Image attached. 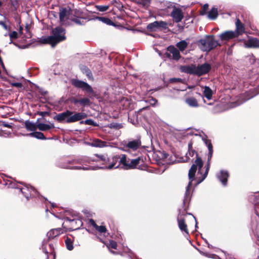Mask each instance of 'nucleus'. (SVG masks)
<instances>
[{"label": "nucleus", "mask_w": 259, "mask_h": 259, "mask_svg": "<svg viewBox=\"0 0 259 259\" xmlns=\"http://www.w3.org/2000/svg\"><path fill=\"white\" fill-rule=\"evenodd\" d=\"M157 103V100L155 99H154V98H152L151 99V102H150V104L152 105V106H154V105H155Z\"/></svg>", "instance_id": "44"}, {"label": "nucleus", "mask_w": 259, "mask_h": 259, "mask_svg": "<svg viewBox=\"0 0 259 259\" xmlns=\"http://www.w3.org/2000/svg\"><path fill=\"white\" fill-rule=\"evenodd\" d=\"M244 44V47L246 48H259V40L255 37H248V40H240Z\"/></svg>", "instance_id": "11"}, {"label": "nucleus", "mask_w": 259, "mask_h": 259, "mask_svg": "<svg viewBox=\"0 0 259 259\" xmlns=\"http://www.w3.org/2000/svg\"><path fill=\"white\" fill-rule=\"evenodd\" d=\"M208 8V5L207 4H204L201 10L200 11V13L201 15H204L206 14V12Z\"/></svg>", "instance_id": "34"}, {"label": "nucleus", "mask_w": 259, "mask_h": 259, "mask_svg": "<svg viewBox=\"0 0 259 259\" xmlns=\"http://www.w3.org/2000/svg\"><path fill=\"white\" fill-rule=\"evenodd\" d=\"M249 99H250V98H247V99L246 100H243V101H241V102H237V103H235L232 106V107H236V106H237L240 104H241L242 103H243L244 102H245V101L248 100Z\"/></svg>", "instance_id": "43"}, {"label": "nucleus", "mask_w": 259, "mask_h": 259, "mask_svg": "<svg viewBox=\"0 0 259 259\" xmlns=\"http://www.w3.org/2000/svg\"><path fill=\"white\" fill-rule=\"evenodd\" d=\"M90 222L91 225L93 226L96 230H97L100 233H105L106 232V228L104 226H98L97 225L95 222L91 219L90 220Z\"/></svg>", "instance_id": "25"}, {"label": "nucleus", "mask_w": 259, "mask_h": 259, "mask_svg": "<svg viewBox=\"0 0 259 259\" xmlns=\"http://www.w3.org/2000/svg\"><path fill=\"white\" fill-rule=\"evenodd\" d=\"M67 220L70 222L71 225L72 227V229L73 230L78 229L82 224V221L79 219L70 220L67 218Z\"/></svg>", "instance_id": "22"}, {"label": "nucleus", "mask_w": 259, "mask_h": 259, "mask_svg": "<svg viewBox=\"0 0 259 259\" xmlns=\"http://www.w3.org/2000/svg\"><path fill=\"white\" fill-rule=\"evenodd\" d=\"M236 29L233 31L236 33L237 37L239 35L242 34L245 31V28L244 25L241 22L239 19L236 20Z\"/></svg>", "instance_id": "15"}, {"label": "nucleus", "mask_w": 259, "mask_h": 259, "mask_svg": "<svg viewBox=\"0 0 259 259\" xmlns=\"http://www.w3.org/2000/svg\"><path fill=\"white\" fill-rule=\"evenodd\" d=\"M258 35H259V34H258Z\"/></svg>", "instance_id": "59"}, {"label": "nucleus", "mask_w": 259, "mask_h": 259, "mask_svg": "<svg viewBox=\"0 0 259 259\" xmlns=\"http://www.w3.org/2000/svg\"><path fill=\"white\" fill-rule=\"evenodd\" d=\"M54 127V124L52 123L49 124L37 123V128L41 131H47Z\"/></svg>", "instance_id": "19"}, {"label": "nucleus", "mask_w": 259, "mask_h": 259, "mask_svg": "<svg viewBox=\"0 0 259 259\" xmlns=\"http://www.w3.org/2000/svg\"><path fill=\"white\" fill-rule=\"evenodd\" d=\"M98 10L100 11H101V12H104V11H105L106 10H108V6H99L98 7Z\"/></svg>", "instance_id": "41"}, {"label": "nucleus", "mask_w": 259, "mask_h": 259, "mask_svg": "<svg viewBox=\"0 0 259 259\" xmlns=\"http://www.w3.org/2000/svg\"><path fill=\"white\" fill-rule=\"evenodd\" d=\"M75 103H79L82 106H85L89 105L90 103V101L88 98H84L79 100H76L74 101Z\"/></svg>", "instance_id": "30"}, {"label": "nucleus", "mask_w": 259, "mask_h": 259, "mask_svg": "<svg viewBox=\"0 0 259 259\" xmlns=\"http://www.w3.org/2000/svg\"><path fill=\"white\" fill-rule=\"evenodd\" d=\"M167 51L172 54L173 59L178 60L180 58L181 56L179 51L174 46L168 47Z\"/></svg>", "instance_id": "17"}, {"label": "nucleus", "mask_w": 259, "mask_h": 259, "mask_svg": "<svg viewBox=\"0 0 259 259\" xmlns=\"http://www.w3.org/2000/svg\"><path fill=\"white\" fill-rule=\"evenodd\" d=\"M220 39L223 41H228L237 37L236 33L233 31H226L219 35Z\"/></svg>", "instance_id": "12"}, {"label": "nucleus", "mask_w": 259, "mask_h": 259, "mask_svg": "<svg viewBox=\"0 0 259 259\" xmlns=\"http://www.w3.org/2000/svg\"><path fill=\"white\" fill-rule=\"evenodd\" d=\"M25 127L27 131L33 132L37 129V123L26 120L25 122Z\"/></svg>", "instance_id": "21"}, {"label": "nucleus", "mask_w": 259, "mask_h": 259, "mask_svg": "<svg viewBox=\"0 0 259 259\" xmlns=\"http://www.w3.org/2000/svg\"><path fill=\"white\" fill-rule=\"evenodd\" d=\"M73 11H71L70 9H61L60 10L59 18L60 21L63 25H68L69 22L68 20H71L72 17V14Z\"/></svg>", "instance_id": "9"}, {"label": "nucleus", "mask_w": 259, "mask_h": 259, "mask_svg": "<svg viewBox=\"0 0 259 259\" xmlns=\"http://www.w3.org/2000/svg\"><path fill=\"white\" fill-rule=\"evenodd\" d=\"M202 140L204 142L208 149L207 161L206 165L205 166L206 169L204 173L202 171V167L203 165L202 160L200 157H197L196 152L192 149V144H189V150L186 154L187 157L189 158L190 156L193 157L196 155V159L195 160V163L192 164L189 171L188 176L189 182L188 185L186 188V191L185 195V201H187L189 199L190 189L192 185L193 181L196 180V185H198L202 182L207 177L210 165V160L213 154V148L211 142L209 140L207 139V137L204 135L202 136Z\"/></svg>", "instance_id": "1"}, {"label": "nucleus", "mask_w": 259, "mask_h": 259, "mask_svg": "<svg viewBox=\"0 0 259 259\" xmlns=\"http://www.w3.org/2000/svg\"><path fill=\"white\" fill-rule=\"evenodd\" d=\"M151 2V0H141V4L145 6L147 5H149Z\"/></svg>", "instance_id": "42"}, {"label": "nucleus", "mask_w": 259, "mask_h": 259, "mask_svg": "<svg viewBox=\"0 0 259 259\" xmlns=\"http://www.w3.org/2000/svg\"><path fill=\"white\" fill-rule=\"evenodd\" d=\"M158 28H166L167 26V23L166 22L160 21H158Z\"/></svg>", "instance_id": "36"}, {"label": "nucleus", "mask_w": 259, "mask_h": 259, "mask_svg": "<svg viewBox=\"0 0 259 259\" xmlns=\"http://www.w3.org/2000/svg\"><path fill=\"white\" fill-rule=\"evenodd\" d=\"M203 96L208 100H211L212 97V91L211 89L209 87L205 86L203 87Z\"/></svg>", "instance_id": "23"}, {"label": "nucleus", "mask_w": 259, "mask_h": 259, "mask_svg": "<svg viewBox=\"0 0 259 259\" xmlns=\"http://www.w3.org/2000/svg\"><path fill=\"white\" fill-rule=\"evenodd\" d=\"M27 135L30 136L31 137H34L38 139H41V140L46 139V138H45L44 135L42 133L39 132H35L31 133L29 134H27Z\"/></svg>", "instance_id": "28"}, {"label": "nucleus", "mask_w": 259, "mask_h": 259, "mask_svg": "<svg viewBox=\"0 0 259 259\" xmlns=\"http://www.w3.org/2000/svg\"><path fill=\"white\" fill-rule=\"evenodd\" d=\"M0 25H1L5 29H7V25L4 22L1 21Z\"/></svg>", "instance_id": "47"}, {"label": "nucleus", "mask_w": 259, "mask_h": 259, "mask_svg": "<svg viewBox=\"0 0 259 259\" xmlns=\"http://www.w3.org/2000/svg\"><path fill=\"white\" fill-rule=\"evenodd\" d=\"M9 1L11 2V5H13V6H15L17 3V0H9Z\"/></svg>", "instance_id": "46"}, {"label": "nucleus", "mask_w": 259, "mask_h": 259, "mask_svg": "<svg viewBox=\"0 0 259 259\" xmlns=\"http://www.w3.org/2000/svg\"><path fill=\"white\" fill-rule=\"evenodd\" d=\"M108 248H113L116 249L117 248V243L113 240H110L108 244H107Z\"/></svg>", "instance_id": "33"}, {"label": "nucleus", "mask_w": 259, "mask_h": 259, "mask_svg": "<svg viewBox=\"0 0 259 259\" xmlns=\"http://www.w3.org/2000/svg\"><path fill=\"white\" fill-rule=\"evenodd\" d=\"M171 6V11L170 14L174 22L176 23L180 22L184 18V12L183 10L179 7H176L175 5Z\"/></svg>", "instance_id": "8"}, {"label": "nucleus", "mask_w": 259, "mask_h": 259, "mask_svg": "<svg viewBox=\"0 0 259 259\" xmlns=\"http://www.w3.org/2000/svg\"><path fill=\"white\" fill-rule=\"evenodd\" d=\"M218 16V9L212 8L207 14V18L210 20L215 19Z\"/></svg>", "instance_id": "26"}, {"label": "nucleus", "mask_w": 259, "mask_h": 259, "mask_svg": "<svg viewBox=\"0 0 259 259\" xmlns=\"http://www.w3.org/2000/svg\"><path fill=\"white\" fill-rule=\"evenodd\" d=\"M115 157H121V156L116 155L113 157V162L112 163L110 164L108 166L106 167L105 168L108 169H112L113 168H117L119 166L122 167V164L120 163L119 161L120 159L118 160H114V158ZM64 168H70V169H83V170H89V169H93V170H96L99 168H104V167H98V166H95V167H84V166H65Z\"/></svg>", "instance_id": "7"}, {"label": "nucleus", "mask_w": 259, "mask_h": 259, "mask_svg": "<svg viewBox=\"0 0 259 259\" xmlns=\"http://www.w3.org/2000/svg\"><path fill=\"white\" fill-rule=\"evenodd\" d=\"M87 144L92 147L103 148L107 146V143L98 139H94Z\"/></svg>", "instance_id": "14"}, {"label": "nucleus", "mask_w": 259, "mask_h": 259, "mask_svg": "<svg viewBox=\"0 0 259 259\" xmlns=\"http://www.w3.org/2000/svg\"><path fill=\"white\" fill-rule=\"evenodd\" d=\"M157 24V21L151 23L148 25L147 28L148 30L151 31H157L159 29Z\"/></svg>", "instance_id": "29"}, {"label": "nucleus", "mask_w": 259, "mask_h": 259, "mask_svg": "<svg viewBox=\"0 0 259 259\" xmlns=\"http://www.w3.org/2000/svg\"><path fill=\"white\" fill-rule=\"evenodd\" d=\"M11 85L13 87H15L18 88H21L22 87V84L20 82H11Z\"/></svg>", "instance_id": "39"}, {"label": "nucleus", "mask_w": 259, "mask_h": 259, "mask_svg": "<svg viewBox=\"0 0 259 259\" xmlns=\"http://www.w3.org/2000/svg\"><path fill=\"white\" fill-rule=\"evenodd\" d=\"M2 125L4 126V127H8L9 128H11L12 127V126L8 124V123H6L5 122H3L2 123Z\"/></svg>", "instance_id": "45"}, {"label": "nucleus", "mask_w": 259, "mask_h": 259, "mask_svg": "<svg viewBox=\"0 0 259 259\" xmlns=\"http://www.w3.org/2000/svg\"><path fill=\"white\" fill-rule=\"evenodd\" d=\"M9 36L11 39H15L18 36V33L16 31H13L10 33Z\"/></svg>", "instance_id": "38"}, {"label": "nucleus", "mask_w": 259, "mask_h": 259, "mask_svg": "<svg viewBox=\"0 0 259 259\" xmlns=\"http://www.w3.org/2000/svg\"><path fill=\"white\" fill-rule=\"evenodd\" d=\"M46 259H48V256H47V257H46Z\"/></svg>", "instance_id": "58"}, {"label": "nucleus", "mask_w": 259, "mask_h": 259, "mask_svg": "<svg viewBox=\"0 0 259 259\" xmlns=\"http://www.w3.org/2000/svg\"><path fill=\"white\" fill-rule=\"evenodd\" d=\"M194 219H195V223H196V224H195V227H196V228H197V227H197V221H196V219H195L194 217Z\"/></svg>", "instance_id": "49"}, {"label": "nucleus", "mask_w": 259, "mask_h": 259, "mask_svg": "<svg viewBox=\"0 0 259 259\" xmlns=\"http://www.w3.org/2000/svg\"><path fill=\"white\" fill-rule=\"evenodd\" d=\"M217 177L224 186L227 185V179L229 177V174L227 171L221 170L220 172L217 175Z\"/></svg>", "instance_id": "16"}, {"label": "nucleus", "mask_w": 259, "mask_h": 259, "mask_svg": "<svg viewBox=\"0 0 259 259\" xmlns=\"http://www.w3.org/2000/svg\"><path fill=\"white\" fill-rule=\"evenodd\" d=\"M188 43L185 40H182L178 42L176 46L179 48L180 51H184L187 47Z\"/></svg>", "instance_id": "32"}, {"label": "nucleus", "mask_w": 259, "mask_h": 259, "mask_svg": "<svg viewBox=\"0 0 259 259\" xmlns=\"http://www.w3.org/2000/svg\"><path fill=\"white\" fill-rule=\"evenodd\" d=\"M24 190V189H21V191L22 193H23V194L25 193V192L23 191Z\"/></svg>", "instance_id": "51"}, {"label": "nucleus", "mask_w": 259, "mask_h": 259, "mask_svg": "<svg viewBox=\"0 0 259 259\" xmlns=\"http://www.w3.org/2000/svg\"><path fill=\"white\" fill-rule=\"evenodd\" d=\"M25 196L27 199H28L29 196L28 195H25Z\"/></svg>", "instance_id": "53"}, {"label": "nucleus", "mask_w": 259, "mask_h": 259, "mask_svg": "<svg viewBox=\"0 0 259 259\" xmlns=\"http://www.w3.org/2000/svg\"><path fill=\"white\" fill-rule=\"evenodd\" d=\"M186 103L190 106L192 107H197L198 104L197 100L194 97H190L186 99Z\"/></svg>", "instance_id": "27"}, {"label": "nucleus", "mask_w": 259, "mask_h": 259, "mask_svg": "<svg viewBox=\"0 0 259 259\" xmlns=\"http://www.w3.org/2000/svg\"><path fill=\"white\" fill-rule=\"evenodd\" d=\"M66 248L69 250H72L73 249V240L71 238L67 237L65 240Z\"/></svg>", "instance_id": "31"}, {"label": "nucleus", "mask_w": 259, "mask_h": 259, "mask_svg": "<svg viewBox=\"0 0 259 259\" xmlns=\"http://www.w3.org/2000/svg\"><path fill=\"white\" fill-rule=\"evenodd\" d=\"M71 83L76 88L81 89L88 93H93L92 88L87 82L76 79L71 80Z\"/></svg>", "instance_id": "10"}, {"label": "nucleus", "mask_w": 259, "mask_h": 259, "mask_svg": "<svg viewBox=\"0 0 259 259\" xmlns=\"http://www.w3.org/2000/svg\"><path fill=\"white\" fill-rule=\"evenodd\" d=\"M62 233V230L60 228L54 229L48 232L47 236L49 239H53L60 235Z\"/></svg>", "instance_id": "18"}, {"label": "nucleus", "mask_w": 259, "mask_h": 259, "mask_svg": "<svg viewBox=\"0 0 259 259\" xmlns=\"http://www.w3.org/2000/svg\"><path fill=\"white\" fill-rule=\"evenodd\" d=\"M30 189H31L32 191H35L34 188H32V187H31V188H30Z\"/></svg>", "instance_id": "52"}, {"label": "nucleus", "mask_w": 259, "mask_h": 259, "mask_svg": "<svg viewBox=\"0 0 259 259\" xmlns=\"http://www.w3.org/2000/svg\"><path fill=\"white\" fill-rule=\"evenodd\" d=\"M111 252H112V253H114V254H115V253H117L116 252L114 251H110Z\"/></svg>", "instance_id": "54"}, {"label": "nucleus", "mask_w": 259, "mask_h": 259, "mask_svg": "<svg viewBox=\"0 0 259 259\" xmlns=\"http://www.w3.org/2000/svg\"><path fill=\"white\" fill-rule=\"evenodd\" d=\"M81 123H84L88 125H94V121L92 119H87L84 121H81Z\"/></svg>", "instance_id": "40"}, {"label": "nucleus", "mask_w": 259, "mask_h": 259, "mask_svg": "<svg viewBox=\"0 0 259 259\" xmlns=\"http://www.w3.org/2000/svg\"><path fill=\"white\" fill-rule=\"evenodd\" d=\"M2 6V3L0 2V6Z\"/></svg>", "instance_id": "56"}, {"label": "nucleus", "mask_w": 259, "mask_h": 259, "mask_svg": "<svg viewBox=\"0 0 259 259\" xmlns=\"http://www.w3.org/2000/svg\"><path fill=\"white\" fill-rule=\"evenodd\" d=\"M178 223L179 229L182 232H184L186 234L188 235L189 232L187 229V226L185 222L183 219H178Z\"/></svg>", "instance_id": "20"}, {"label": "nucleus", "mask_w": 259, "mask_h": 259, "mask_svg": "<svg viewBox=\"0 0 259 259\" xmlns=\"http://www.w3.org/2000/svg\"><path fill=\"white\" fill-rule=\"evenodd\" d=\"M47 113V112H41L40 113H39V115H41V116H44V115L46 114Z\"/></svg>", "instance_id": "48"}, {"label": "nucleus", "mask_w": 259, "mask_h": 259, "mask_svg": "<svg viewBox=\"0 0 259 259\" xmlns=\"http://www.w3.org/2000/svg\"><path fill=\"white\" fill-rule=\"evenodd\" d=\"M87 117L86 113L84 112H76L67 110L65 112L57 114L54 117V119L59 122L72 123Z\"/></svg>", "instance_id": "2"}, {"label": "nucleus", "mask_w": 259, "mask_h": 259, "mask_svg": "<svg viewBox=\"0 0 259 259\" xmlns=\"http://www.w3.org/2000/svg\"><path fill=\"white\" fill-rule=\"evenodd\" d=\"M79 162V163H82V160H81V161H80V162Z\"/></svg>", "instance_id": "57"}, {"label": "nucleus", "mask_w": 259, "mask_h": 259, "mask_svg": "<svg viewBox=\"0 0 259 259\" xmlns=\"http://www.w3.org/2000/svg\"><path fill=\"white\" fill-rule=\"evenodd\" d=\"M22 30V27L21 26H20V30H19V32L20 33H21Z\"/></svg>", "instance_id": "50"}, {"label": "nucleus", "mask_w": 259, "mask_h": 259, "mask_svg": "<svg viewBox=\"0 0 259 259\" xmlns=\"http://www.w3.org/2000/svg\"><path fill=\"white\" fill-rule=\"evenodd\" d=\"M75 14L76 15V16L73 17L72 16L71 18V21L75 23L76 24L78 25H84L86 21L85 19L82 18V17H78V12H75Z\"/></svg>", "instance_id": "24"}, {"label": "nucleus", "mask_w": 259, "mask_h": 259, "mask_svg": "<svg viewBox=\"0 0 259 259\" xmlns=\"http://www.w3.org/2000/svg\"><path fill=\"white\" fill-rule=\"evenodd\" d=\"M120 159L119 162L122 164V167L128 169L135 168L140 163V158L136 159H127L125 155H121V157H115L114 160H118Z\"/></svg>", "instance_id": "6"}, {"label": "nucleus", "mask_w": 259, "mask_h": 259, "mask_svg": "<svg viewBox=\"0 0 259 259\" xmlns=\"http://www.w3.org/2000/svg\"><path fill=\"white\" fill-rule=\"evenodd\" d=\"M211 68L210 65L206 63L198 66L193 64L181 66L180 70L183 72L201 76L208 73Z\"/></svg>", "instance_id": "3"}, {"label": "nucleus", "mask_w": 259, "mask_h": 259, "mask_svg": "<svg viewBox=\"0 0 259 259\" xmlns=\"http://www.w3.org/2000/svg\"><path fill=\"white\" fill-rule=\"evenodd\" d=\"M99 19L108 24H110L112 23V21L108 18L99 17Z\"/></svg>", "instance_id": "37"}, {"label": "nucleus", "mask_w": 259, "mask_h": 259, "mask_svg": "<svg viewBox=\"0 0 259 259\" xmlns=\"http://www.w3.org/2000/svg\"><path fill=\"white\" fill-rule=\"evenodd\" d=\"M256 194L259 195V192L256 193Z\"/></svg>", "instance_id": "55"}, {"label": "nucleus", "mask_w": 259, "mask_h": 259, "mask_svg": "<svg viewBox=\"0 0 259 259\" xmlns=\"http://www.w3.org/2000/svg\"><path fill=\"white\" fill-rule=\"evenodd\" d=\"M96 156L98 157V159L97 160L93 159V160H96L98 161H101L105 162L107 160V157L104 155H96Z\"/></svg>", "instance_id": "35"}, {"label": "nucleus", "mask_w": 259, "mask_h": 259, "mask_svg": "<svg viewBox=\"0 0 259 259\" xmlns=\"http://www.w3.org/2000/svg\"><path fill=\"white\" fill-rule=\"evenodd\" d=\"M220 45L218 41L215 40L213 35L206 36L199 41V46L203 52H209L217 46Z\"/></svg>", "instance_id": "5"}, {"label": "nucleus", "mask_w": 259, "mask_h": 259, "mask_svg": "<svg viewBox=\"0 0 259 259\" xmlns=\"http://www.w3.org/2000/svg\"><path fill=\"white\" fill-rule=\"evenodd\" d=\"M53 35L42 39V42L51 45L54 47L59 42L66 39L65 29L61 27H56L53 30Z\"/></svg>", "instance_id": "4"}, {"label": "nucleus", "mask_w": 259, "mask_h": 259, "mask_svg": "<svg viewBox=\"0 0 259 259\" xmlns=\"http://www.w3.org/2000/svg\"><path fill=\"white\" fill-rule=\"evenodd\" d=\"M141 145V141L139 139H136L128 142L125 145L124 148H128L133 151H135L140 147Z\"/></svg>", "instance_id": "13"}]
</instances>
